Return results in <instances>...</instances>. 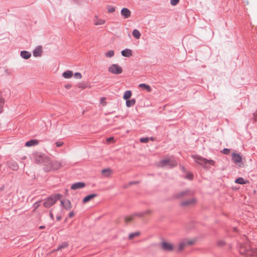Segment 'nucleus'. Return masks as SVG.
Listing matches in <instances>:
<instances>
[{"label":"nucleus","mask_w":257,"mask_h":257,"mask_svg":"<svg viewBox=\"0 0 257 257\" xmlns=\"http://www.w3.org/2000/svg\"><path fill=\"white\" fill-rule=\"evenodd\" d=\"M150 213V210H148V211H146L144 212H142V213H135L134 214V215H136V216H143L144 215H146V214H149Z\"/></svg>","instance_id":"32"},{"label":"nucleus","mask_w":257,"mask_h":257,"mask_svg":"<svg viewBox=\"0 0 257 257\" xmlns=\"http://www.w3.org/2000/svg\"><path fill=\"white\" fill-rule=\"evenodd\" d=\"M186 245V244L185 242H181L179 244V247L178 249V251H182L183 249V248L185 247Z\"/></svg>","instance_id":"31"},{"label":"nucleus","mask_w":257,"mask_h":257,"mask_svg":"<svg viewBox=\"0 0 257 257\" xmlns=\"http://www.w3.org/2000/svg\"><path fill=\"white\" fill-rule=\"evenodd\" d=\"M38 144L39 141L37 140H31L26 143L25 146L30 147L33 146L37 145Z\"/></svg>","instance_id":"16"},{"label":"nucleus","mask_w":257,"mask_h":257,"mask_svg":"<svg viewBox=\"0 0 257 257\" xmlns=\"http://www.w3.org/2000/svg\"><path fill=\"white\" fill-rule=\"evenodd\" d=\"M62 218V217L61 215H57V216H56V219L57 221H59Z\"/></svg>","instance_id":"51"},{"label":"nucleus","mask_w":257,"mask_h":257,"mask_svg":"<svg viewBox=\"0 0 257 257\" xmlns=\"http://www.w3.org/2000/svg\"><path fill=\"white\" fill-rule=\"evenodd\" d=\"M70 87H71V85H66L65 86V87H66V88H69Z\"/></svg>","instance_id":"56"},{"label":"nucleus","mask_w":257,"mask_h":257,"mask_svg":"<svg viewBox=\"0 0 257 257\" xmlns=\"http://www.w3.org/2000/svg\"><path fill=\"white\" fill-rule=\"evenodd\" d=\"M5 102H0V114L2 113L4 111V106Z\"/></svg>","instance_id":"39"},{"label":"nucleus","mask_w":257,"mask_h":257,"mask_svg":"<svg viewBox=\"0 0 257 257\" xmlns=\"http://www.w3.org/2000/svg\"><path fill=\"white\" fill-rule=\"evenodd\" d=\"M120 14L124 19H127L131 16V12L126 8H123L121 10Z\"/></svg>","instance_id":"11"},{"label":"nucleus","mask_w":257,"mask_h":257,"mask_svg":"<svg viewBox=\"0 0 257 257\" xmlns=\"http://www.w3.org/2000/svg\"><path fill=\"white\" fill-rule=\"evenodd\" d=\"M140 234L139 232H136L134 233H132L129 235V239H132L134 238L135 237L138 236Z\"/></svg>","instance_id":"30"},{"label":"nucleus","mask_w":257,"mask_h":257,"mask_svg":"<svg viewBox=\"0 0 257 257\" xmlns=\"http://www.w3.org/2000/svg\"><path fill=\"white\" fill-rule=\"evenodd\" d=\"M238 249L241 254H245L246 255H251V251L250 250V247L247 244H239Z\"/></svg>","instance_id":"3"},{"label":"nucleus","mask_w":257,"mask_h":257,"mask_svg":"<svg viewBox=\"0 0 257 257\" xmlns=\"http://www.w3.org/2000/svg\"><path fill=\"white\" fill-rule=\"evenodd\" d=\"M161 247L165 251H172L173 250L174 247L172 244L169 243L166 241H163L161 243Z\"/></svg>","instance_id":"8"},{"label":"nucleus","mask_w":257,"mask_h":257,"mask_svg":"<svg viewBox=\"0 0 257 257\" xmlns=\"http://www.w3.org/2000/svg\"><path fill=\"white\" fill-rule=\"evenodd\" d=\"M74 77L78 79H81L82 78V75L79 72H76L74 74Z\"/></svg>","instance_id":"42"},{"label":"nucleus","mask_w":257,"mask_h":257,"mask_svg":"<svg viewBox=\"0 0 257 257\" xmlns=\"http://www.w3.org/2000/svg\"><path fill=\"white\" fill-rule=\"evenodd\" d=\"M10 167L13 170H17L19 169V166L18 164L16 162H13L11 164Z\"/></svg>","instance_id":"28"},{"label":"nucleus","mask_w":257,"mask_h":257,"mask_svg":"<svg viewBox=\"0 0 257 257\" xmlns=\"http://www.w3.org/2000/svg\"><path fill=\"white\" fill-rule=\"evenodd\" d=\"M150 138L149 137L142 138L140 139V141L142 143H146L149 142Z\"/></svg>","instance_id":"34"},{"label":"nucleus","mask_w":257,"mask_h":257,"mask_svg":"<svg viewBox=\"0 0 257 257\" xmlns=\"http://www.w3.org/2000/svg\"><path fill=\"white\" fill-rule=\"evenodd\" d=\"M108 71L112 74H119L122 73V69L117 64H112L110 65L108 69Z\"/></svg>","instance_id":"4"},{"label":"nucleus","mask_w":257,"mask_h":257,"mask_svg":"<svg viewBox=\"0 0 257 257\" xmlns=\"http://www.w3.org/2000/svg\"><path fill=\"white\" fill-rule=\"evenodd\" d=\"M50 217L51 218V219L54 220V215L51 211H50Z\"/></svg>","instance_id":"50"},{"label":"nucleus","mask_w":257,"mask_h":257,"mask_svg":"<svg viewBox=\"0 0 257 257\" xmlns=\"http://www.w3.org/2000/svg\"><path fill=\"white\" fill-rule=\"evenodd\" d=\"M33 53L35 57L40 56L42 53V47L40 46H37L36 48L33 51Z\"/></svg>","instance_id":"15"},{"label":"nucleus","mask_w":257,"mask_h":257,"mask_svg":"<svg viewBox=\"0 0 257 257\" xmlns=\"http://www.w3.org/2000/svg\"><path fill=\"white\" fill-rule=\"evenodd\" d=\"M64 143L61 141H57L55 142V145L57 147H60L63 145Z\"/></svg>","instance_id":"40"},{"label":"nucleus","mask_w":257,"mask_h":257,"mask_svg":"<svg viewBox=\"0 0 257 257\" xmlns=\"http://www.w3.org/2000/svg\"><path fill=\"white\" fill-rule=\"evenodd\" d=\"M139 87L142 88L144 89H145L147 91V92H150L152 91V88L151 86L148 84L145 83H141L139 84Z\"/></svg>","instance_id":"20"},{"label":"nucleus","mask_w":257,"mask_h":257,"mask_svg":"<svg viewBox=\"0 0 257 257\" xmlns=\"http://www.w3.org/2000/svg\"><path fill=\"white\" fill-rule=\"evenodd\" d=\"M221 152L225 155H228L230 153V150L229 149L224 148L221 151Z\"/></svg>","instance_id":"37"},{"label":"nucleus","mask_w":257,"mask_h":257,"mask_svg":"<svg viewBox=\"0 0 257 257\" xmlns=\"http://www.w3.org/2000/svg\"><path fill=\"white\" fill-rule=\"evenodd\" d=\"M52 161H51L49 158L48 159V160L45 162V164L44 165L45 166L43 169L45 172H49L51 171H53L52 166Z\"/></svg>","instance_id":"9"},{"label":"nucleus","mask_w":257,"mask_h":257,"mask_svg":"<svg viewBox=\"0 0 257 257\" xmlns=\"http://www.w3.org/2000/svg\"><path fill=\"white\" fill-rule=\"evenodd\" d=\"M40 201L36 202L34 204V207L35 208V209H37L39 206H40Z\"/></svg>","instance_id":"45"},{"label":"nucleus","mask_w":257,"mask_h":257,"mask_svg":"<svg viewBox=\"0 0 257 257\" xmlns=\"http://www.w3.org/2000/svg\"><path fill=\"white\" fill-rule=\"evenodd\" d=\"M52 166L53 171H55L59 169L61 167L62 165L61 162L58 161H54L52 162Z\"/></svg>","instance_id":"14"},{"label":"nucleus","mask_w":257,"mask_h":257,"mask_svg":"<svg viewBox=\"0 0 257 257\" xmlns=\"http://www.w3.org/2000/svg\"><path fill=\"white\" fill-rule=\"evenodd\" d=\"M218 244L219 245L222 246V245H223L225 244V242H224V241H222V240H221V241H219L218 242Z\"/></svg>","instance_id":"49"},{"label":"nucleus","mask_w":257,"mask_h":257,"mask_svg":"<svg viewBox=\"0 0 257 257\" xmlns=\"http://www.w3.org/2000/svg\"><path fill=\"white\" fill-rule=\"evenodd\" d=\"M105 23V21L102 19L98 20L95 22L94 24L95 25H103Z\"/></svg>","instance_id":"33"},{"label":"nucleus","mask_w":257,"mask_h":257,"mask_svg":"<svg viewBox=\"0 0 257 257\" xmlns=\"http://www.w3.org/2000/svg\"><path fill=\"white\" fill-rule=\"evenodd\" d=\"M121 54L124 57H128L132 55V51L131 49H125L121 51Z\"/></svg>","instance_id":"17"},{"label":"nucleus","mask_w":257,"mask_h":257,"mask_svg":"<svg viewBox=\"0 0 257 257\" xmlns=\"http://www.w3.org/2000/svg\"><path fill=\"white\" fill-rule=\"evenodd\" d=\"M232 159L235 164H239L241 162L242 159L241 156L238 154L233 153L232 154Z\"/></svg>","instance_id":"12"},{"label":"nucleus","mask_w":257,"mask_h":257,"mask_svg":"<svg viewBox=\"0 0 257 257\" xmlns=\"http://www.w3.org/2000/svg\"><path fill=\"white\" fill-rule=\"evenodd\" d=\"M21 56L25 59H28L31 57V53L27 51H22L21 52Z\"/></svg>","instance_id":"19"},{"label":"nucleus","mask_w":257,"mask_h":257,"mask_svg":"<svg viewBox=\"0 0 257 257\" xmlns=\"http://www.w3.org/2000/svg\"><path fill=\"white\" fill-rule=\"evenodd\" d=\"M132 35L136 39H139L141 35L140 32L137 29H135L133 30L132 32Z\"/></svg>","instance_id":"26"},{"label":"nucleus","mask_w":257,"mask_h":257,"mask_svg":"<svg viewBox=\"0 0 257 257\" xmlns=\"http://www.w3.org/2000/svg\"><path fill=\"white\" fill-rule=\"evenodd\" d=\"M97 196V194H91L90 195H88L85 197L83 199V202L84 203H86L92 199L94 198V197H96Z\"/></svg>","instance_id":"18"},{"label":"nucleus","mask_w":257,"mask_h":257,"mask_svg":"<svg viewBox=\"0 0 257 257\" xmlns=\"http://www.w3.org/2000/svg\"><path fill=\"white\" fill-rule=\"evenodd\" d=\"M62 76L65 78H70L73 76V72L71 71L67 70L63 73Z\"/></svg>","instance_id":"22"},{"label":"nucleus","mask_w":257,"mask_h":257,"mask_svg":"<svg viewBox=\"0 0 257 257\" xmlns=\"http://www.w3.org/2000/svg\"><path fill=\"white\" fill-rule=\"evenodd\" d=\"M137 182H130V184L132 185V184H137Z\"/></svg>","instance_id":"55"},{"label":"nucleus","mask_w":257,"mask_h":257,"mask_svg":"<svg viewBox=\"0 0 257 257\" xmlns=\"http://www.w3.org/2000/svg\"><path fill=\"white\" fill-rule=\"evenodd\" d=\"M114 138L113 137H109L106 139V142L107 143H110V142L113 141Z\"/></svg>","instance_id":"46"},{"label":"nucleus","mask_w":257,"mask_h":257,"mask_svg":"<svg viewBox=\"0 0 257 257\" xmlns=\"http://www.w3.org/2000/svg\"><path fill=\"white\" fill-rule=\"evenodd\" d=\"M253 118L254 121H257V110H255L252 114Z\"/></svg>","instance_id":"44"},{"label":"nucleus","mask_w":257,"mask_h":257,"mask_svg":"<svg viewBox=\"0 0 257 257\" xmlns=\"http://www.w3.org/2000/svg\"><path fill=\"white\" fill-rule=\"evenodd\" d=\"M45 228V226H40L39 227V229H44V228Z\"/></svg>","instance_id":"54"},{"label":"nucleus","mask_w":257,"mask_h":257,"mask_svg":"<svg viewBox=\"0 0 257 257\" xmlns=\"http://www.w3.org/2000/svg\"><path fill=\"white\" fill-rule=\"evenodd\" d=\"M65 203V200H61V205H62L64 207Z\"/></svg>","instance_id":"53"},{"label":"nucleus","mask_w":257,"mask_h":257,"mask_svg":"<svg viewBox=\"0 0 257 257\" xmlns=\"http://www.w3.org/2000/svg\"><path fill=\"white\" fill-rule=\"evenodd\" d=\"M192 157L196 163L203 166L204 168H207V167L205 166V165L207 164H209L211 166H215V162L213 160H208L197 155H194L192 156Z\"/></svg>","instance_id":"1"},{"label":"nucleus","mask_w":257,"mask_h":257,"mask_svg":"<svg viewBox=\"0 0 257 257\" xmlns=\"http://www.w3.org/2000/svg\"><path fill=\"white\" fill-rule=\"evenodd\" d=\"M235 183L241 185L245 184L248 183L249 182L247 180L245 181L242 177H239L235 180Z\"/></svg>","instance_id":"21"},{"label":"nucleus","mask_w":257,"mask_h":257,"mask_svg":"<svg viewBox=\"0 0 257 257\" xmlns=\"http://www.w3.org/2000/svg\"><path fill=\"white\" fill-rule=\"evenodd\" d=\"M150 138V140H151V141H154L155 140V138H153V137H151V138Z\"/></svg>","instance_id":"57"},{"label":"nucleus","mask_w":257,"mask_h":257,"mask_svg":"<svg viewBox=\"0 0 257 257\" xmlns=\"http://www.w3.org/2000/svg\"><path fill=\"white\" fill-rule=\"evenodd\" d=\"M132 91L131 90H126L124 92V93L123 96V98L125 100L128 99L132 95Z\"/></svg>","instance_id":"25"},{"label":"nucleus","mask_w":257,"mask_h":257,"mask_svg":"<svg viewBox=\"0 0 257 257\" xmlns=\"http://www.w3.org/2000/svg\"><path fill=\"white\" fill-rule=\"evenodd\" d=\"M48 157L45 156L44 154H37L35 155V163L38 164H45V162L48 160Z\"/></svg>","instance_id":"6"},{"label":"nucleus","mask_w":257,"mask_h":257,"mask_svg":"<svg viewBox=\"0 0 257 257\" xmlns=\"http://www.w3.org/2000/svg\"><path fill=\"white\" fill-rule=\"evenodd\" d=\"M85 186V183L84 182H76L71 185L72 190H76L77 189L82 188Z\"/></svg>","instance_id":"13"},{"label":"nucleus","mask_w":257,"mask_h":257,"mask_svg":"<svg viewBox=\"0 0 257 257\" xmlns=\"http://www.w3.org/2000/svg\"><path fill=\"white\" fill-rule=\"evenodd\" d=\"M68 246V243L67 242H64L62 243V244L59 245L57 248V250L61 249V248H65Z\"/></svg>","instance_id":"36"},{"label":"nucleus","mask_w":257,"mask_h":257,"mask_svg":"<svg viewBox=\"0 0 257 257\" xmlns=\"http://www.w3.org/2000/svg\"><path fill=\"white\" fill-rule=\"evenodd\" d=\"M194 243V241H192V240H191V241H187V242H185L186 244H188V245H192Z\"/></svg>","instance_id":"48"},{"label":"nucleus","mask_w":257,"mask_h":257,"mask_svg":"<svg viewBox=\"0 0 257 257\" xmlns=\"http://www.w3.org/2000/svg\"><path fill=\"white\" fill-rule=\"evenodd\" d=\"M159 163L160 166L162 167L169 166L170 168H172L177 166V163L175 161L170 159L162 160L159 162Z\"/></svg>","instance_id":"5"},{"label":"nucleus","mask_w":257,"mask_h":257,"mask_svg":"<svg viewBox=\"0 0 257 257\" xmlns=\"http://www.w3.org/2000/svg\"><path fill=\"white\" fill-rule=\"evenodd\" d=\"M63 207L67 210H69L71 209V203L69 200H65V203Z\"/></svg>","instance_id":"23"},{"label":"nucleus","mask_w":257,"mask_h":257,"mask_svg":"<svg viewBox=\"0 0 257 257\" xmlns=\"http://www.w3.org/2000/svg\"><path fill=\"white\" fill-rule=\"evenodd\" d=\"M136 103V99L135 98H133L131 100L127 99L126 100V105L127 107H130L133 106L135 105Z\"/></svg>","instance_id":"24"},{"label":"nucleus","mask_w":257,"mask_h":257,"mask_svg":"<svg viewBox=\"0 0 257 257\" xmlns=\"http://www.w3.org/2000/svg\"><path fill=\"white\" fill-rule=\"evenodd\" d=\"M133 215L130 216H125L124 218L125 221L126 223H128L130 221H132L133 220Z\"/></svg>","instance_id":"38"},{"label":"nucleus","mask_w":257,"mask_h":257,"mask_svg":"<svg viewBox=\"0 0 257 257\" xmlns=\"http://www.w3.org/2000/svg\"><path fill=\"white\" fill-rule=\"evenodd\" d=\"M62 197V195L60 194H56L55 195H51L44 200L43 205L46 208H49L52 205L55 204L56 202Z\"/></svg>","instance_id":"2"},{"label":"nucleus","mask_w":257,"mask_h":257,"mask_svg":"<svg viewBox=\"0 0 257 257\" xmlns=\"http://www.w3.org/2000/svg\"><path fill=\"white\" fill-rule=\"evenodd\" d=\"M114 52L113 50H109V51L105 53V56L107 57H111L113 56Z\"/></svg>","instance_id":"29"},{"label":"nucleus","mask_w":257,"mask_h":257,"mask_svg":"<svg viewBox=\"0 0 257 257\" xmlns=\"http://www.w3.org/2000/svg\"><path fill=\"white\" fill-rule=\"evenodd\" d=\"M101 100H102V99H105V98H104V97H102V98H101Z\"/></svg>","instance_id":"58"},{"label":"nucleus","mask_w":257,"mask_h":257,"mask_svg":"<svg viewBox=\"0 0 257 257\" xmlns=\"http://www.w3.org/2000/svg\"><path fill=\"white\" fill-rule=\"evenodd\" d=\"M74 216V213L73 211H71L68 215L69 218H71Z\"/></svg>","instance_id":"47"},{"label":"nucleus","mask_w":257,"mask_h":257,"mask_svg":"<svg viewBox=\"0 0 257 257\" xmlns=\"http://www.w3.org/2000/svg\"><path fill=\"white\" fill-rule=\"evenodd\" d=\"M115 7H109L108 8V12L110 13L114 12L115 11Z\"/></svg>","instance_id":"41"},{"label":"nucleus","mask_w":257,"mask_h":257,"mask_svg":"<svg viewBox=\"0 0 257 257\" xmlns=\"http://www.w3.org/2000/svg\"><path fill=\"white\" fill-rule=\"evenodd\" d=\"M0 102H5V100L2 95H0Z\"/></svg>","instance_id":"52"},{"label":"nucleus","mask_w":257,"mask_h":257,"mask_svg":"<svg viewBox=\"0 0 257 257\" xmlns=\"http://www.w3.org/2000/svg\"><path fill=\"white\" fill-rule=\"evenodd\" d=\"M192 195L191 191L189 189H186L184 191L179 192L175 194L174 197L177 199H180L184 197V196H189Z\"/></svg>","instance_id":"7"},{"label":"nucleus","mask_w":257,"mask_h":257,"mask_svg":"<svg viewBox=\"0 0 257 257\" xmlns=\"http://www.w3.org/2000/svg\"><path fill=\"white\" fill-rule=\"evenodd\" d=\"M179 2V0H171V4L172 6H176Z\"/></svg>","instance_id":"43"},{"label":"nucleus","mask_w":257,"mask_h":257,"mask_svg":"<svg viewBox=\"0 0 257 257\" xmlns=\"http://www.w3.org/2000/svg\"><path fill=\"white\" fill-rule=\"evenodd\" d=\"M111 173V170L110 169H104L102 170V174L104 176L108 177Z\"/></svg>","instance_id":"27"},{"label":"nucleus","mask_w":257,"mask_h":257,"mask_svg":"<svg viewBox=\"0 0 257 257\" xmlns=\"http://www.w3.org/2000/svg\"><path fill=\"white\" fill-rule=\"evenodd\" d=\"M196 203V199L192 198L188 200L183 201L181 203L180 205L182 207L188 206L191 205H194Z\"/></svg>","instance_id":"10"},{"label":"nucleus","mask_w":257,"mask_h":257,"mask_svg":"<svg viewBox=\"0 0 257 257\" xmlns=\"http://www.w3.org/2000/svg\"><path fill=\"white\" fill-rule=\"evenodd\" d=\"M185 178L192 180L193 179V175L191 173H189L186 175Z\"/></svg>","instance_id":"35"}]
</instances>
